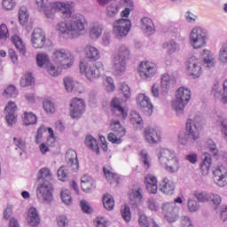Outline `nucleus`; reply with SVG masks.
Here are the masks:
<instances>
[{"label":"nucleus","instance_id":"nucleus-7","mask_svg":"<svg viewBox=\"0 0 227 227\" xmlns=\"http://www.w3.org/2000/svg\"><path fill=\"white\" fill-rule=\"evenodd\" d=\"M190 43L193 49H201L207 45V33L200 27H194L190 34Z\"/></svg>","mask_w":227,"mask_h":227},{"label":"nucleus","instance_id":"nucleus-29","mask_svg":"<svg viewBox=\"0 0 227 227\" xmlns=\"http://www.w3.org/2000/svg\"><path fill=\"white\" fill-rule=\"evenodd\" d=\"M85 146H87L89 150L96 152L97 155L100 153V146L98 145V141L91 135H88L85 137Z\"/></svg>","mask_w":227,"mask_h":227},{"label":"nucleus","instance_id":"nucleus-59","mask_svg":"<svg viewBox=\"0 0 227 227\" xmlns=\"http://www.w3.org/2000/svg\"><path fill=\"white\" fill-rule=\"evenodd\" d=\"M138 223L141 227H150V221L145 215H140Z\"/></svg>","mask_w":227,"mask_h":227},{"label":"nucleus","instance_id":"nucleus-17","mask_svg":"<svg viewBox=\"0 0 227 227\" xmlns=\"http://www.w3.org/2000/svg\"><path fill=\"white\" fill-rule=\"evenodd\" d=\"M186 134L190 138L191 144L200 139V129H198V126H196V122L191 119L186 122Z\"/></svg>","mask_w":227,"mask_h":227},{"label":"nucleus","instance_id":"nucleus-63","mask_svg":"<svg viewBox=\"0 0 227 227\" xmlns=\"http://www.w3.org/2000/svg\"><path fill=\"white\" fill-rule=\"evenodd\" d=\"M2 4L4 10H13L15 2L13 0H3Z\"/></svg>","mask_w":227,"mask_h":227},{"label":"nucleus","instance_id":"nucleus-32","mask_svg":"<svg viewBox=\"0 0 227 227\" xmlns=\"http://www.w3.org/2000/svg\"><path fill=\"white\" fill-rule=\"evenodd\" d=\"M12 42L15 45L17 51L20 52L21 56H26V45L22 42V38L19 35H13L12 37Z\"/></svg>","mask_w":227,"mask_h":227},{"label":"nucleus","instance_id":"nucleus-47","mask_svg":"<svg viewBox=\"0 0 227 227\" xmlns=\"http://www.w3.org/2000/svg\"><path fill=\"white\" fill-rule=\"evenodd\" d=\"M118 90L119 91H121L125 100H129V98H130V87H129L127 83H120L118 86Z\"/></svg>","mask_w":227,"mask_h":227},{"label":"nucleus","instance_id":"nucleus-3","mask_svg":"<svg viewBox=\"0 0 227 227\" xmlns=\"http://www.w3.org/2000/svg\"><path fill=\"white\" fill-rule=\"evenodd\" d=\"M159 160L169 173H176L180 169V160L175 152L168 149H161L159 154Z\"/></svg>","mask_w":227,"mask_h":227},{"label":"nucleus","instance_id":"nucleus-27","mask_svg":"<svg viewBox=\"0 0 227 227\" xmlns=\"http://www.w3.org/2000/svg\"><path fill=\"white\" fill-rule=\"evenodd\" d=\"M85 58L90 59V61H97L100 59V51L98 49L91 45H87L85 47Z\"/></svg>","mask_w":227,"mask_h":227},{"label":"nucleus","instance_id":"nucleus-55","mask_svg":"<svg viewBox=\"0 0 227 227\" xmlns=\"http://www.w3.org/2000/svg\"><path fill=\"white\" fill-rule=\"evenodd\" d=\"M60 196L63 203H65L66 205H70V203H72V196L70 195V191H62Z\"/></svg>","mask_w":227,"mask_h":227},{"label":"nucleus","instance_id":"nucleus-30","mask_svg":"<svg viewBox=\"0 0 227 227\" xmlns=\"http://www.w3.org/2000/svg\"><path fill=\"white\" fill-rule=\"evenodd\" d=\"M175 84V80L168 74H162L161 77V90L164 93H168L170 88Z\"/></svg>","mask_w":227,"mask_h":227},{"label":"nucleus","instance_id":"nucleus-50","mask_svg":"<svg viewBox=\"0 0 227 227\" xmlns=\"http://www.w3.org/2000/svg\"><path fill=\"white\" fill-rule=\"evenodd\" d=\"M130 122L133 125H143V118L139 114V113L133 111L130 114Z\"/></svg>","mask_w":227,"mask_h":227},{"label":"nucleus","instance_id":"nucleus-5","mask_svg":"<svg viewBox=\"0 0 227 227\" xmlns=\"http://www.w3.org/2000/svg\"><path fill=\"white\" fill-rule=\"evenodd\" d=\"M192 93L189 88L180 87L176 94V100L172 103V107L176 113H182L185 106L191 100Z\"/></svg>","mask_w":227,"mask_h":227},{"label":"nucleus","instance_id":"nucleus-16","mask_svg":"<svg viewBox=\"0 0 227 227\" xmlns=\"http://www.w3.org/2000/svg\"><path fill=\"white\" fill-rule=\"evenodd\" d=\"M130 52L127 48H121L119 53L120 63L115 64V75H121L125 73V60L129 59Z\"/></svg>","mask_w":227,"mask_h":227},{"label":"nucleus","instance_id":"nucleus-56","mask_svg":"<svg viewBox=\"0 0 227 227\" xmlns=\"http://www.w3.org/2000/svg\"><path fill=\"white\" fill-rule=\"evenodd\" d=\"M219 59L222 63H227V43L223 44L221 48Z\"/></svg>","mask_w":227,"mask_h":227},{"label":"nucleus","instance_id":"nucleus-12","mask_svg":"<svg viewBox=\"0 0 227 227\" xmlns=\"http://www.w3.org/2000/svg\"><path fill=\"white\" fill-rule=\"evenodd\" d=\"M144 137L149 145H157L162 141V132L159 128L147 127L144 130Z\"/></svg>","mask_w":227,"mask_h":227},{"label":"nucleus","instance_id":"nucleus-53","mask_svg":"<svg viewBox=\"0 0 227 227\" xmlns=\"http://www.w3.org/2000/svg\"><path fill=\"white\" fill-rule=\"evenodd\" d=\"M58 178L61 182H67V178L68 177V170L67 167H60L57 172Z\"/></svg>","mask_w":227,"mask_h":227},{"label":"nucleus","instance_id":"nucleus-42","mask_svg":"<svg viewBox=\"0 0 227 227\" xmlns=\"http://www.w3.org/2000/svg\"><path fill=\"white\" fill-rule=\"evenodd\" d=\"M36 63H37V66L40 67H49V55L45 53L37 54Z\"/></svg>","mask_w":227,"mask_h":227},{"label":"nucleus","instance_id":"nucleus-24","mask_svg":"<svg viewBox=\"0 0 227 227\" xmlns=\"http://www.w3.org/2000/svg\"><path fill=\"white\" fill-rule=\"evenodd\" d=\"M141 27L145 35H153L155 33V25L152 19L144 17L141 20Z\"/></svg>","mask_w":227,"mask_h":227},{"label":"nucleus","instance_id":"nucleus-2","mask_svg":"<svg viewBox=\"0 0 227 227\" xmlns=\"http://www.w3.org/2000/svg\"><path fill=\"white\" fill-rule=\"evenodd\" d=\"M51 180H52L51 170L47 168H41L37 176L39 184L37 186L36 196L43 203H51L54 200L52 197L54 188L52 187V184H51Z\"/></svg>","mask_w":227,"mask_h":227},{"label":"nucleus","instance_id":"nucleus-41","mask_svg":"<svg viewBox=\"0 0 227 227\" xmlns=\"http://www.w3.org/2000/svg\"><path fill=\"white\" fill-rule=\"evenodd\" d=\"M210 196H212L211 192H194V197L200 203H206L207 201H210Z\"/></svg>","mask_w":227,"mask_h":227},{"label":"nucleus","instance_id":"nucleus-35","mask_svg":"<svg viewBox=\"0 0 227 227\" xmlns=\"http://www.w3.org/2000/svg\"><path fill=\"white\" fill-rule=\"evenodd\" d=\"M103 173L108 184H114V169L111 166L103 167Z\"/></svg>","mask_w":227,"mask_h":227},{"label":"nucleus","instance_id":"nucleus-64","mask_svg":"<svg viewBox=\"0 0 227 227\" xmlns=\"http://www.w3.org/2000/svg\"><path fill=\"white\" fill-rule=\"evenodd\" d=\"M222 102L227 103V79L223 82V93L222 97Z\"/></svg>","mask_w":227,"mask_h":227},{"label":"nucleus","instance_id":"nucleus-14","mask_svg":"<svg viewBox=\"0 0 227 227\" xmlns=\"http://www.w3.org/2000/svg\"><path fill=\"white\" fill-rule=\"evenodd\" d=\"M213 179L215 184L219 187H226L227 185V170L223 165H220L213 170Z\"/></svg>","mask_w":227,"mask_h":227},{"label":"nucleus","instance_id":"nucleus-61","mask_svg":"<svg viewBox=\"0 0 227 227\" xmlns=\"http://www.w3.org/2000/svg\"><path fill=\"white\" fill-rule=\"evenodd\" d=\"M181 227H194L192 221L188 216H183L181 218Z\"/></svg>","mask_w":227,"mask_h":227},{"label":"nucleus","instance_id":"nucleus-54","mask_svg":"<svg viewBox=\"0 0 227 227\" xmlns=\"http://www.w3.org/2000/svg\"><path fill=\"white\" fill-rule=\"evenodd\" d=\"M43 132H47V128L45 126H41L36 132L35 142L36 145H40L42 138L43 137Z\"/></svg>","mask_w":227,"mask_h":227},{"label":"nucleus","instance_id":"nucleus-23","mask_svg":"<svg viewBox=\"0 0 227 227\" xmlns=\"http://www.w3.org/2000/svg\"><path fill=\"white\" fill-rule=\"evenodd\" d=\"M163 214L168 223H175L176 221V212L171 203H166L162 207Z\"/></svg>","mask_w":227,"mask_h":227},{"label":"nucleus","instance_id":"nucleus-8","mask_svg":"<svg viewBox=\"0 0 227 227\" xmlns=\"http://www.w3.org/2000/svg\"><path fill=\"white\" fill-rule=\"evenodd\" d=\"M203 63L200 60V59L196 57H191L188 59L185 64V71L188 75L193 77V79H198V77H201V74H203Z\"/></svg>","mask_w":227,"mask_h":227},{"label":"nucleus","instance_id":"nucleus-6","mask_svg":"<svg viewBox=\"0 0 227 227\" xmlns=\"http://www.w3.org/2000/svg\"><path fill=\"white\" fill-rule=\"evenodd\" d=\"M53 60L62 67V68H70L74 65V56L68 51V50L59 49L53 52Z\"/></svg>","mask_w":227,"mask_h":227},{"label":"nucleus","instance_id":"nucleus-51","mask_svg":"<svg viewBox=\"0 0 227 227\" xmlns=\"http://www.w3.org/2000/svg\"><path fill=\"white\" fill-rule=\"evenodd\" d=\"M207 147L208 148L209 152L213 153L214 157H219V149H217V145H215L214 140L208 139L207 141Z\"/></svg>","mask_w":227,"mask_h":227},{"label":"nucleus","instance_id":"nucleus-37","mask_svg":"<svg viewBox=\"0 0 227 227\" xmlns=\"http://www.w3.org/2000/svg\"><path fill=\"white\" fill-rule=\"evenodd\" d=\"M36 115L31 112H25L23 114L24 125H35L36 123Z\"/></svg>","mask_w":227,"mask_h":227},{"label":"nucleus","instance_id":"nucleus-60","mask_svg":"<svg viewBox=\"0 0 227 227\" xmlns=\"http://www.w3.org/2000/svg\"><path fill=\"white\" fill-rule=\"evenodd\" d=\"M198 202L194 200H188V210L190 212H198L199 209Z\"/></svg>","mask_w":227,"mask_h":227},{"label":"nucleus","instance_id":"nucleus-43","mask_svg":"<svg viewBox=\"0 0 227 227\" xmlns=\"http://www.w3.org/2000/svg\"><path fill=\"white\" fill-rule=\"evenodd\" d=\"M34 83H35V78L33 77V74L31 73L25 74L20 79V86L22 88H26V86H31Z\"/></svg>","mask_w":227,"mask_h":227},{"label":"nucleus","instance_id":"nucleus-19","mask_svg":"<svg viewBox=\"0 0 227 227\" xmlns=\"http://www.w3.org/2000/svg\"><path fill=\"white\" fill-rule=\"evenodd\" d=\"M144 183L150 194H157V191L159 189V181L157 180V176L152 174H147L145 177Z\"/></svg>","mask_w":227,"mask_h":227},{"label":"nucleus","instance_id":"nucleus-39","mask_svg":"<svg viewBox=\"0 0 227 227\" xmlns=\"http://www.w3.org/2000/svg\"><path fill=\"white\" fill-rule=\"evenodd\" d=\"M202 58L207 67H214V55L209 50H204L202 52Z\"/></svg>","mask_w":227,"mask_h":227},{"label":"nucleus","instance_id":"nucleus-28","mask_svg":"<svg viewBox=\"0 0 227 227\" xmlns=\"http://www.w3.org/2000/svg\"><path fill=\"white\" fill-rule=\"evenodd\" d=\"M81 187L84 192H90V191L95 189V181L88 175H84L81 178Z\"/></svg>","mask_w":227,"mask_h":227},{"label":"nucleus","instance_id":"nucleus-49","mask_svg":"<svg viewBox=\"0 0 227 227\" xmlns=\"http://www.w3.org/2000/svg\"><path fill=\"white\" fill-rule=\"evenodd\" d=\"M121 214L122 219H124L126 223H130V219H132V213L130 212V207L128 205H125L123 208H121Z\"/></svg>","mask_w":227,"mask_h":227},{"label":"nucleus","instance_id":"nucleus-9","mask_svg":"<svg viewBox=\"0 0 227 227\" xmlns=\"http://www.w3.org/2000/svg\"><path fill=\"white\" fill-rule=\"evenodd\" d=\"M137 72L142 79H152L157 74V65L148 60L142 61L138 66Z\"/></svg>","mask_w":227,"mask_h":227},{"label":"nucleus","instance_id":"nucleus-36","mask_svg":"<svg viewBox=\"0 0 227 227\" xmlns=\"http://www.w3.org/2000/svg\"><path fill=\"white\" fill-rule=\"evenodd\" d=\"M102 201L106 210H113V208H114V198H113L111 194H104Z\"/></svg>","mask_w":227,"mask_h":227},{"label":"nucleus","instance_id":"nucleus-48","mask_svg":"<svg viewBox=\"0 0 227 227\" xmlns=\"http://www.w3.org/2000/svg\"><path fill=\"white\" fill-rule=\"evenodd\" d=\"M162 47L167 49L168 54H173L176 52L179 49L178 44L175 41H170L169 43H163Z\"/></svg>","mask_w":227,"mask_h":227},{"label":"nucleus","instance_id":"nucleus-58","mask_svg":"<svg viewBox=\"0 0 227 227\" xmlns=\"http://www.w3.org/2000/svg\"><path fill=\"white\" fill-rule=\"evenodd\" d=\"M80 206L84 214H91V207H90V203H88V201L85 200H81Z\"/></svg>","mask_w":227,"mask_h":227},{"label":"nucleus","instance_id":"nucleus-44","mask_svg":"<svg viewBox=\"0 0 227 227\" xmlns=\"http://www.w3.org/2000/svg\"><path fill=\"white\" fill-rule=\"evenodd\" d=\"M19 20L21 26H25L29 20V14H27V9L26 7H20L19 11Z\"/></svg>","mask_w":227,"mask_h":227},{"label":"nucleus","instance_id":"nucleus-1","mask_svg":"<svg viewBox=\"0 0 227 227\" xmlns=\"http://www.w3.org/2000/svg\"><path fill=\"white\" fill-rule=\"evenodd\" d=\"M35 4L39 12L44 13L46 19H54L57 12L62 19H70L67 21H60L57 24L56 29L64 35V38L79 37V35L84 31L86 27V18L81 13L72 14V7L74 2H53L49 3V0H35Z\"/></svg>","mask_w":227,"mask_h":227},{"label":"nucleus","instance_id":"nucleus-38","mask_svg":"<svg viewBox=\"0 0 227 227\" xmlns=\"http://www.w3.org/2000/svg\"><path fill=\"white\" fill-rule=\"evenodd\" d=\"M43 107L47 114H54V113H56V105L49 99L43 101Z\"/></svg>","mask_w":227,"mask_h":227},{"label":"nucleus","instance_id":"nucleus-25","mask_svg":"<svg viewBox=\"0 0 227 227\" xmlns=\"http://www.w3.org/2000/svg\"><path fill=\"white\" fill-rule=\"evenodd\" d=\"M160 191L163 194H173L175 192V184L168 177H164L160 184Z\"/></svg>","mask_w":227,"mask_h":227},{"label":"nucleus","instance_id":"nucleus-13","mask_svg":"<svg viewBox=\"0 0 227 227\" xmlns=\"http://www.w3.org/2000/svg\"><path fill=\"white\" fill-rule=\"evenodd\" d=\"M70 106L71 118H73V120H79V118L82 116V113H84L85 110L84 100L75 98L71 101Z\"/></svg>","mask_w":227,"mask_h":227},{"label":"nucleus","instance_id":"nucleus-10","mask_svg":"<svg viewBox=\"0 0 227 227\" xmlns=\"http://www.w3.org/2000/svg\"><path fill=\"white\" fill-rule=\"evenodd\" d=\"M129 116V106H127V100L115 98L114 100V120L125 121Z\"/></svg>","mask_w":227,"mask_h":227},{"label":"nucleus","instance_id":"nucleus-62","mask_svg":"<svg viewBox=\"0 0 227 227\" xmlns=\"http://www.w3.org/2000/svg\"><path fill=\"white\" fill-rule=\"evenodd\" d=\"M58 226L67 227L68 224V218L66 215H60L57 219Z\"/></svg>","mask_w":227,"mask_h":227},{"label":"nucleus","instance_id":"nucleus-4","mask_svg":"<svg viewBox=\"0 0 227 227\" xmlns=\"http://www.w3.org/2000/svg\"><path fill=\"white\" fill-rule=\"evenodd\" d=\"M80 72L83 74L88 81L93 82L95 79H98L104 72V64L102 62H96L93 64L91 61L81 60L80 62Z\"/></svg>","mask_w":227,"mask_h":227},{"label":"nucleus","instance_id":"nucleus-21","mask_svg":"<svg viewBox=\"0 0 227 227\" xmlns=\"http://www.w3.org/2000/svg\"><path fill=\"white\" fill-rule=\"evenodd\" d=\"M127 134L124 121H114V144L120 145L121 143V137Z\"/></svg>","mask_w":227,"mask_h":227},{"label":"nucleus","instance_id":"nucleus-46","mask_svg":"<svg viewBox=\"0 0 227 227\" xmlns=\"http://www.w3.org/2000/svg\"><path fill=\"white\" fill-rule=\"evenodd\" d=\"M129 199L135 203H139L143 200V193H141V188H135L129 194Z\"/></svg>","mask_w":227,"mask_h":227},{"label":"nucleus","instance_id":"nucleus-22","mask_svg":"<svg viewBox=\"0 0 227 227\" xmlns=\"http://www.w3.org/2000/svg\"><path fill=\"white\" fill-rule=\"evenodd\" d=\"M137 102L138 106L145 109L147 114L151 116L152 113H153V105L150 102V98L145 94H140L137 98Z\"/></svg>","mask_w":227,"mask_h":227},{"label":"nucleus","instance_id":"nucleus-40","mask_svg":"<svg viewBox=\"0 0 227 227\" xmlns=\"http://www.w3.org/2000/svg\"><path fill=\"white\" fill-rule=\"evenodd\" d=\"M103 86L107 93L114 91V79L111 76H106L103 81Z\"/></svg>","mask_w":227,"mask_h":227},{"label":"nucleus","instance_id":"nucleus-52","mask_svg":"<svg viewBox=\"0 0 227 227\" xmlns=\"http://www.w3.org/2000/svg\"><path fill=\"white\" fill-rule=\"evenodd\" d=\"M140 159L144 164V168L145 169H150V157L148 156V153H146V151L142 150L140 152Z\"/></svg>","mask_w":227,"mask_h":227},{"label":"nucleus","instance_id":"nucleus-57","mask_svg":"<svg viewBox=\"0 0 227 227\" xmlns=\"http://www.w3.org/2000/svg\"><path fill=\"white\" fill-rule=\"evenodd\" d=\"M209 201H211L213 203V205H215V207H219V205H221V202L223 201V199L221 198V196L219 194L211 192Z\"/></svg>","mask_w":227,"mask_h":227},{"label":"nucleus","instance_id":"nucleus-15","mask_svg":"<svg viewBox=\"0 0 227 227\" xmlns=\"http://www.w3.org/2000/svg\"><path fill=\"white\" fill-rule=\"evenodd\" d=\"M32 45L35 49H43L47 44V37L42 28H35L32 34Z\"/></svg>","mask_w":227,"mask_h":227},{"label":"nucleus","instance_id":"nucleus-45","mask_svg":"<svg viewBox=\"0 0 227 227\" xmlns=\"http://www.w3.org/2000/svg\"><path fill=\"white\" fill-rule=\"evenodd\" d=\"M17 95H19V90L13 85L8 86L4 91V96L7 98H17Z\"/></svg>","mask_w":227,"mask_h":227},{"label":"nucleus","instance_id":"nucleus-34","mask_svg":"<svg viewBox=\"0 0 227 227\" xmlns=\"http://www.w3.org/2000/svg\"><path fill=\"white\" fill-rule=\"evenodd\" d=\"M64 85L68 93L72 91H77V88L81 86L79 82H74V80L70 77L64 78Z\"/></svg>","mask_w":227,"mask_h":227},{"label":"nucleus","instance_id":"nucleus-20","mask_svg":"<svg viewBox=\"0 0 227 227\" xmlns=\"http://www.w3.org/2000/svg\"><path fill=\"white\" fill-rule=\"evenodd\" d=\"M66 162L68 168H71L73 171L79 169V160H77V153L75 150L68 149L66 153Z\"/></svg>","mask_w":227,"mask_h":227},{"label":"nucleus","instance_id":"nucleus-33","mask_svg":"<svg viewBox=\"0 0 227 227\" xmlns=\"http://www.w3.org/2000/svg\"><path fill=\"white\" fill-rule=\"evenodd\" d=\"M102 35V25L95 24L89 30V36L91 40H98Z\"/></svg>","mask_w":227,"mask_h":227},{"label":"nucleus","instance_id":"nucleus-31","mask_svg":"<svg viewBox=\"0 0 227 227\" xmlns=\"http://www.w3.org/2000/svg\"><path fill=\"white\" fill-rule=\"evenodd\" d=\"M205 158L200 165L202 175H208L210 172V166H212V156L207 153H204Z\"/></svg>","mask_w":227,"mask_h":227},{"label":"nucleus","instance_id":"nucleus-18","mask_svg":"<svg viewBox=\"0 0 227 227\" xmlns=\"http://www.w3.org/2000/svg\"><path fill=\"white\" fill-rule=\"evenodd\" d=\"M15 111H17V105L15 102L9 101L4 108L5 120L8 125L12 126L15 123L17 120V115H15Z\"/></svg>","mask_w":227,"mask_h":227},{"label":"nucleus","instance_id":"nucleus-11","mask_svg":"<svg viewBox=\"0 0 227 227\" xmlns=\"http://www.w3.org/2000/svg\"><path fill=\"white\" fill-rule=\"evenodd\" d=\"M132 27V23L129 19H120L115 23V38L117 40H121V38H125L130 31Z\"/></svg>","mask_w":227,"mask_h":227},{"label":"nucleus","instance_id":"nucleus-26","mask_svg":"<svg viewBox=\"0 0 227 227\" xmlns=\"http://www.w3.org/2000/svg\"><path fill=\"white\" fill-rule=\"evenodd\" d=\"M27 222L32 227H36L40 224V215L35 207H30L27 212Z\"/></svg>","mask_w":227,"mask_h":227}]
</instances>
